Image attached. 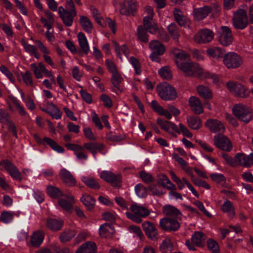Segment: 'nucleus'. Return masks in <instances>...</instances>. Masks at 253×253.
Masks as SVG:
<instances>
[{
    "label": "nucleus",
    "mask_w": 253,
    "mask_h": 253,
    "mask_svg": "<svg viewBox=\"0 0 253 253\" xmlns=\"http://www.w3.org/2000/svg\"><path fill=\"white\" fill-rule=\"evenodd\" d=\"M129 209L132 212L126 211V215L128 218L137 223H141L142 221V218L147 216L150 213L148 209L136 204H132Z\"/></svg>",
    "instance_id": "nucleus-1"
},
{
    "label": "nucleus",
    "mask_w": 253,
    "mask_h": 253,
    "mask_svg": "<svg viewBox=\"0 0 253 253\" xmlns=\"http://www.w3.org/2000/svg\"><path fill=\"white\" fill-rule=\"evenodd\" d=\"M157 90L159 96L166 101L174 100L177 97L175 89L166 82L158 84Z\"/></svg>",
    "instance_id": "nucleus-2"
},
{
    "label": "nucleus",
    "mask_w": 253,
    "mask_h": 253,
    "mask_svg": "<svg viewBox=\"0 0 253 253\" xmlns=\"http://www.w3.org/2000/svg\"><path fill=\"white\" fill-rule=\"evenodd\" d=\"M234 116L239 120L248 123L253 119L252 109L242 104L235 105L232 108Z\"/></svg>",
    "instance_id": "nucleus-3"
},
{
    "label": "nucleus",
    "mask_w": 253,
    "mask_h": 253,
    "mask_svg": "<svg viewBox=\"0 0 253 253\" xmlns=\"http://www.w3.org/2000/svg\"><path fill=\"white\" fill-rule=\"evenodd\" d=\"M223 62L228 69H236L243 63L242 57L235 52H228L224 55Z\"/></svg>",
    "instance_id": "nucleus-4"
},
{
    "label": "nucleus",
    "mask_w": 253,
    "mask_h": 253,
    "mask_svg": "<svg viewBox=\"0 0 253 253\" xmlns=\"http://www.w3.org/2000/svg\"><path fill=\"white\" fill-rule=\"evenodd\" d=\"M217 40L219 43L224 46L230 45L233 40L231 30L228 27L222 26L217 33Z\"/></svg>",
    "instance_id": "nucleus-5"
},
{
    "label": "nucleus",
    "mask_w": 253,
    "mask_h": 253,
    "mask_svg": "<svg viewBox=\"0 0 253 253\" xmlns=\"http://www.w3.org/2000/svg\"><path fill=\"white\" fill-rule=\"evenodd\" d=\"M0 169L5 170L14 179L19 181L22 180L20 172L13 164L8 160H3L0 162Z\"/></svg>",
    "instance_id": "nucleus-6"
},
{
    "label": "nucleus",
    "mask_w": 253,
    "mask_h": 253,
    "mask_svg": "<svg viewBox=\"0 0 253 253\" xmlns=\"http://www.w3.org/2000/svg\"><path fill=\"white\" fill-rule=\"evenodd\" d=\"M214 36V34L212 30L204 28L195 34L194 40L198 43H208L212 41Z\"/></svg>",
    "instance_id": "nucleus-7"
},
{
    "label": "nucleus",
    "mask_w": 253,
    "mask_h": 253,
    "mask_svg": "<svg viewBox=\"0 0 253 253\" xmlns=\"http://www.w3.org/2000/svg\"><path fill=\"white\" fill-rule=\"evenodd\" d=\"M233 22L237 29H243L248 24V17L246 11L242 9H239L234 13Z\"/></svg>",
    "instance_id": "nucleus-8"
},
{
    "label": "nucleus",
    "mask_w": 253,
    "mask_h": 253,
    "mask_svg": "<svg viewBox=\"0 0 253 253\" xmlns=\"http://www.w3.org/2000/svg\"><path fill=\"white\" fill-rule=\"evenodd\" d=\"M226 85L228 90L236 96L246 97L249 95L247 88L240 83L229 81L226 83Z\"/></svg>",
    "instance_id": "nucleus-9"
},
{
    "label": "nucleus",
    "mask_w": 253,
    "mask_h": 253,
    "mask_svg": "<svg viewBox=\"0 0 253 253\" xmlns=\"http://www.w3.org/2000/svg\"><path fill=\"white\" fill-rule=\"evenodd\" d=\"M100 176L114 187L119 188L121 186L122 176L120 174H115L110 171L104 170L100 173Z\"/></svg>",
    "instance_id": "nucleus-10"
},
{
    "label": "nucleus",
    "mask_w": 253,
    "mask_h": 253,
    "mask_svg": "<svg viewBox=\"0 0 253 253\" xmlns=\"http://www.w3.org/2000/svg\"><path fill=\"white\" fill-rule=\"evenodd\" d=\"M178 68L187 76H196L199 65L193 62L175 61Z\"/></svg>",
    "instance_id": "nucleus-11"
},
{
    "label": "nucleus",
    "mask_w": 253,
    "mask_h": 253,
    "mask_svg": "<svg viewBox=\"0 0 253 253\" xmlns=\"http://www.w3.org/2000/svg\"><path fill=\"white\" fill-rule=\"evenodd\" d=\"M161 227L165 231H175L180 227V223L176 218L165 217L160 221Z\"/></svg>",
    "instance_id": "nucleus-12"
},
{
    "label": "nucleus",
    "mask_w": 253,
    "mask_h": 253,
    "mask_svg": "<svg viewBox=\"0 0 253 253\" xmlns=\"http://www.w3.org/2000/svg\"><path fill=\"white\" fill-rule=\"evenodd\" d=\"M214 145L218 148L226 151H230L232 145L230 140L226 136L218 134L214 136Z\"/></svg>",
    "instance_id": "nucleus-13"
},
{
    "label": "nucleus",
    "mask_w": 253,
    "mask_h": 253,
    "mask_svg": "<svg viewBox=\"0 0 253 253\" xmlns=\"http://www.w3.org/2000/svg\"><path fill=\"white\" fill-rule=\"evenodd\" d=\"M137 4L133 0H124L120 3V13L122 15H128L137 9Z\"/></svg>",
    "instance_id": "nucleus-14"
},
{
    "label": "nucleus",
    "mask_w": 253,
    "mask_h": 253,
    "mask_svg": "<svg viewBox=\"0 0 253 253\" xmlns=\"http://www.w3.org/2000/svg\"><path fill=\"white\" fill-rule=\"evenodd\" d=\"M58 14L62 19L64 24L70 27L72 25L74 18L77 15V12H70L66 10L63 6H60L58 8Z\"/></svg>",
    "instance_id": "nucleus-15"
},
{
    "label": "nucleus",
    "mask_w": 253,
    "mask_h": 253,
    "mask_svg": "<svg viewBox=\"0 0 253 253\" xmlns=\"http://www.w3.org/2000/svg\"><path fill=\"white\" fill-rule=\"evenodd\" d=\"M235 159L238 161V165L246 168H251L253 165V153L247 155L244 153H237Z\"/></svg>",
    "instance_id": "nucleus-16"
},
{
    "label": "nucleus",
    "mask_w": 253,
    "mask_h": 253,
    "mask_svg": "<svg viewBox=\"0 0 253 253\" xmlns=\"http://www.w3.org/2000/svg\"><path fill=\"white\" fill-rule=\"evenodd\" d=\"M205 126L211 132L214 133L223 132L225 130V126L223 124L217 119H209L205 123Z\"/></svg>",
    "instance_id": "nucleus-17"
},
{
    "label": "nucleus",
    "mask_w": 253,
    "mask_h": 253,
    "mask_svg": "<svg viewBox=\"0 0 253 253\" xmlns=\"http://www.w3.org/2000/svg\"><path fill=\"white\" fill-rule=\"evenodd\" d=\"M59 176L67 186L73 187L76 185V180L72 173L67 169H62L59 172Z\"/></svg>",
    "instance_id": "nucleus-18"
},
{
    "label": "nucleus",
    "mask_w": 253,
    "mask_h": 253,
    "mask_svg": "<svg viewBox=\"0 0 253 253\" xmlns=\"http://www.w3.org/2000/svg\"><path fill=\"white\" fill-rule=\"evenodd\" d=\"M212 8L210 6L195 8L193 10L194 17L198 21L202 20L205 18L211 12Z\"/></svg>",
    "instance_id": "nucleus-19"
},
{
    "label": "nucleus",
    "mask_w": 253,
    "mask_h": 253,
    "mask_svg": "<svg viewBox=\"0 0 253 253\" xmlns=\"http://www.w3.org/2000/svg\"><path fill=\"white\" fill-rule=\"evenodd\" d=\"M84 147L89 151L95 158V155L98 152H101L104 148L103 144L99 142H89L85 143Z\"/></svg>",
    "instance_id": "nucleus-20"
},
{
    "label": "nucleus",
    "mask_w": 253,
    "mask_h": 253,
    "mask_svg": "<svg viewBox=\"0 0 253 253\" xmlns=\"http://www.w3.org/2000/svg\"><path fill=\"white\" fill-rule=\"evenodd\" d=\"M142 227L145 234L152 240L156 238L157 230L155 225L150 221H145L142 223Z\"/></svg>",
    "instance_id": "nucleus-21"
},
{
    "label": "nucleus",
    "mask_w": 253,
    "mask_h": 253,
    "mask_svg": "<svg viewBox=\"0 0 253 253\" xmlns=\"http://www.w3.org/2000/svg\"><path fill=\"white\" fill-rule=\"evenodd\" d=\"M163 212L167 217L177 218L181 215V212L174 206L166 205L163 207Z\"/></svg>",
    "instance_id": "nucleus-22"
},
{
    "label": "nucleus",
    "mask_w": 253,
    "mask_h": 253,
    "mask_svg": "<svg viewBox=\"0 0 253 253\" xmlns=\"http://www.w3.org/2000/svg\"><path fill=\"white\" fill-rule=\"evenodd\" d=\"M173 13L174 19L179 26H186L189 25V19L183 14L182 11L180 9L175 8Z\"/></svg>",
    "instance_id": "nucleus-23"
},
{
    "label": "nucleus",
    "mask_w": 253,
    "mask_h": 253,
    "mask_svg": "<svg viewBox=\"0 0 253 253\" xmlns=\"http://www.w3.org/2000/svg\"><path fill=\"white\" fill-rule=\"evenodd\" d=\"M63 224V221L61 219L49 218L47 219L46 226L48 229L55 232L60 230Z\"/></svg>",
    "instance_id": "nucleus-24"
},
{
    "label": "nucleus",
    "mask_w": 253,
    "mask_h": 253,
    "mask_svg": "<svg viewBox=\"0 0 253 253\" xmlns=\"http://www.w3.org/2000/svg\"><path fill=\"white\" fill-rule=\"evenodd\" d=\"M189 105L196 114H201L203 112V108L200 99L195 96L190 97L189 99Z\"/></svg>",
    "instance_id": "nucleus-25"
},
{
    "label": "nucleus",
    "mask_w": 253,
    "mask_h": 253,
    "mask_svg": "<svg viewBox=\"0 0 253 253\" xmlns=\"http://www.w3.org/2000/svg\"><path fill=\"white\" fill-rule=\"evenodd\" d=\"M42 11L45 14L46 18L42 16L40 21L43 24L44 27H46L48 30H50L54 22L53 14L47 9H44Z\"/></svg>",
    "instance_id": "nucleus-26"
},
{
    "label": "nucleus",
    "mask_w": 253,
    "mask_h": 253,
    "mask_svg": "<svg viewBox=\"0 0 253 253\" xmlns=\"http://www.w3.org/2000/svg\"><path fill=\"white\" fill-rule=\"evenodd\" d=\"M158 182L163 187L169 190H176V186L171 182L166 175L164 174H161L158 175Z\"/></svg>",
    "instance_id": "nucleus-27"
},
{
    "label": "nucleus",
    "mask_w": 253,
    "mask_h": 253,
    "mask_svg": "<svg viewBox=\"0 0 253 253\" xmlns=\"http://www.w3.org/2000/svg\"><path fill=\"white\" fill-rule=\"evenodd\" d=\"M157 123L162 129L165 130L167 132H169V130L170 128L176 132H180L178 126L172 122L163 120L161 118H158L157 120Z\"/></svg>",
    "instance_id": "nucleus-28"
},
{
    "label": "nucleus",
    "mask_w": 253,
    "mask_h": 253,
    "mask_svg": "<svg viewBox=\"0 0 253 253\" xmlns=\"http://www.w3.org/2000/svg\"><path fill=\"white\" fill-rule=\"evenodd\" d=\"M207 237L205 234L200 231L195 232L191 236V240L196 246L202 247L205 245Z\"/></svg>",
    "instance_id": "nucleus-29"
},
{
    "label": "nucleus",
    "mask_w": 253,
    "mask_h": 253,
    "mask_svg": "<svg viewBox=\"0 0 253 253\" xmlns=\"http://www.w3.org/2000/svg\"><path fill=\"white\" fill-rule=\"evenodd\" d=\"M149 47L152 52L158 53V54H164L166 51L165 45L157 40L151 41L149 43Z\"/></svg>",
    "instance_id": "nucleus-30"
},
{
    "label": "nucleus",
    "mask_w": 253,
    "mask_h": 253,
    "mask_svg": "<svg viewBox=\"0 0 253 253\" xmlns=\"http://www.w3.org/2000/svg\"><path fill=\"white\" fill-rule=\"evenodd\" d=\"M43 111L49 114L53 119H59L61 118L62 112L51 102L48 103L47 108Z\"/></svg>",
    "instance_id": "nucleus-31"
},
{
    "label": "nucleus",
    "mask_w": 253,
    "mask_h": 253,
    "mask_svg": "<svg viewBox=\"0 0 253 253\" xmlns=\"http://www.w3.org/2000/svg\"><path fill=\"white\" fill-rule=\"evenodd\" d=\"M198 94L205 99H210L212 98V93L209 86L200 84L196 87Z\"/></svg>",
    "instance_id": "nucleus-32"
},
{
    "label": "nucleus",
    "mask_w": 253,
    "mask_h": 253,
    "mask_svg": "<svg viewBox=\"0 0 253 253\" xmlns=\"http://www.w3.org/2000/svg\"><path fill=\"white\" fill-rule=\"evenodd\" d=\"M96 245L93 242H87L83 244L76 253H95Z\"/></svg>",
    "instance_id": "nucleus-33"
},
{
    "label": "nucleus",
    "mask_w": 253,
    "mask_h": 253,
    "mask_svg": "<svg viewBox=\"0 0 253 253\" xmlns=\"http://www.w3.org/2000/svg\"><path fill=\"white\" fill-rule=\"evenodd\" d=\"M143 25L146 31L150 33L155 34L158 30L156 23L153 21V18L144 17L143 18Z\"/></svg>",
    "instance_id": "nucleus-34"
},
{
    "label": "nucleus",
    "mask_w": 253,
    "mask_h": 253,
    "mask_svg": "<svg viewBox=\"0 0 253 253\" xmlns=\"http://www.w3.org/2000/svg\"><path fill=\"white\" fill-rule=\"evenodd\" d=\"M206 52L210 57L218 59L223 56L225 51L222 48L215 46L207 49Z\"/></svg>",
    "instance_id": "nucleus-35"
},
{
    "label": "nucleus",
    "mask_w": 253,
    "mask_h": 253,
    "mask_svg": "<svg viewBox=\"0 0 253 253\" xmlns=\"http://www.w3.org/2000/svg\"><path fill=\"white\" fill-rule=\"evenodd\" d=\"M43 233L40 231L34 232L31 236V245L34 247H38L42 243Z\"/></svg>",
    "instance_id": "nucleus-36"
},
{
    "label": "nucleus",
    "mask_w": 253,
    "mask_h": 253,
    "mask_svg": "<svg viewBox=\"0 0 253 253\" xmlns=\"http://www.w3.org/2000/svg\"><path fill=\"white\" fill-rule=\"evenodd\" d=\"M78 39L81 49L85 54H87L89 51V47L85 35L82 32H79L78 34Z\"/></svg>",
    "instance_id": "nucleus-37"
},
{
    "label": "nucleus",
    "mask_w": 253,
    "mask_h": 253,
    "mask_svg": "<svg viewBox=\"0 0 253 253\" xmlns=\"http://www.w3.org/2000/svg\"><path fill=\"white\" fill-rule=\"evenodd\" d=\"M46 144L49 145L54 151L58 153H62L64 151V148L59 145L54 140L45 137L43 138V144L42 145H45Z\"/></svg>",
    "instance_id": "nucleus-38"
},
{
    "label": "nucleus",
    "mask_w": 253,
    "mask_h": 253,
    "mask_svg": "<svg viewBox=\"0 0 253 253\" xmlns=\"http://www.w3.org/2000/svg\"><path fill=\"white\" fill-rule=\"evenodd\" d=\"M114 232L113 226L109 223L102 224L99 228V234L103 238H106Z\"/></svg>",
    "instance_id": "nucleus-39"
},
{
    "label": "nucleus",
    "mask_w": 253,
    "mask_h": 253,
    "mask_svg": "<svg viewBox=\"0 0 253 253\" xmlns=\"http://www.w3.org/2000/svg\"><path fill=\"white\" fill-rule=\"evenodd\" d=\"M46 191L48 195L54 199H58L65 196L60 189L52 185L47 186Z\"/></svg>",
    "instance_id": "nucleus-40"
},
{
    "label": "nucleus",
    "mask_w": 253,
    "mask_h": 253,
    "mask_svg": "<svg viewBox=\"0 0 253 253\" xmlns=\"http://www.w3.org/2000/svg\"><path fill=\"white\" fill-rule=\"evenodd\" d=\"M79 22L84 31L87 33H91L92 32L93 25L88 18L82 15L80 16Z\"/></svg>",
    "instance_id": "nucleus-41"
},
{
    "label": "nucleus",
    "mask_w": 253,
    "mask_h": 253,
    "mask_svg": "<svg viewBox=\"0 0 253 253\" xmlns=\"http://www.w3.org/2000/svg\"><path fill=\"white\" fill-rule=\"evenodd\" d=\"M222 210L223 212L227 213L230 218H233L235 215L234 206L231 202L226 200L222 206Z\"/></svg>",
    "instance_id": "nucleus-42"
},
{
    "label": "nucleus",
    "mask_w": 253,
    "mask_h": 253,
    "mask_svg": "<svg viewBox=\"0 0 253 253\" xmlns=\"http://www.w3.org/2000/svg\"><path fill=\"white\" fill-rule=\"evenodd\" d=\"M67 197L69 201L63 199H59L58 200V204L63 209L66 210H69L72 208V205L75 203L74 198L71 195H68L64 196Z\"/></svg>",
    "instance_id": "nucleus-43"
},
{
    "label": "nucleus",
    "mask_w": 253,
    "mask_h": 253,
    "mask_svg": "<svg viewBox=\"0 0 253 253\" xmlns=\"http://www.w3.org/2000/svg\"><path fill=\"white\" fill-rule=\"evenodd\" d=\"M187 122L188 126L193 129H198L202 126L201 119L198 117H187Z\"/></svg>",
    "instance_id": "nucleus-44"
},
{
    "label": "nucleus",
    "mask_w": 253,
    "mask_h": 253,
    "mask_svg": "<svg viewBox=\"0 0 253 253\" xmlns=\"http://www.w3.org/2000/svg\"><path fill=\"white\" fill-rule=\"evenodd\" d=\"M123 81V78L118 72L112 74L111 82L113 86L120 92L122 91L121 85Z\"/></svg>",
    "instance_id": "nucleus-45"
},
{
    "label": "nucleus",
    "mask_w": 253,
    "mask_h": 253,
    "mask_svg": "<svg viewBox=\"0 0 253 253\" xmlns=\"http://www.w3.org/2000/svg\"><path fill=\"white\" fill-rule=\"evenodd\" d=\"M114 46L115 50L117 53V56L121 60V61L123 60L122 53H123L126 57H127L129 53V51L126 44H123L121 46H119L117 43L115 42Z\"/></svg>",
    "instance_id": "nucleus-46"
},
{
    "label": "nucleus",
    "mask_w": 253,
    "mask_h": 253,
    "mask_svg": "<svg viewBox=\"0 0 253 253\" xmlns=\"http://www.w3.org/2000/svg\"><path fill=\"white\" fill-rule=\"evenodd\" d=\"M81 179L86 185L91 188L98 189L100 187L99 184L92 177L83 176Z\"/></svg>",
    "instance_id": "nucleus-47"
},
{
    "label": "nucleus",
    "mask_w": 253,
    "mask_h": 253,
    "mask_svg": "<svg viewBox=\"0 0 253 253\" xmlns=\"http://www.w3.org/2000/svg\"><path fill=\"white\" fill-rule=\"evenodd\" d=\"M81 200L88 210H91L94 208L95 200L91 196L84 195L81 198Z\"/></svg>",
    "instance_id": "nucleus-48"
},
{
    "label": "nucleus",
    "mask_w": 253,
    "mask_h": 253,
    "mask_svg": "<svg viewBox=\"0 0 253 253\" xmlns=\"http://www.w3.org/2000/svg\"><path fill=\"white\" fill-rule=\"evenodd\" d=\"M75 235L76 233L74 230L66 229L61 233L60 239L62 242H66L72 239Z\"/></svg>",
    "instance_id": "nucleus-49"
},
{
    "label": "nucleus",
    "mask_w": 253,
    "mask_h": 253,
    "mask_svg": "<svg viewBox=\"0 0 253 253\" xmlns=\"http://www.w3.org/2000/svg\"><path fill=\"white\" fill-rule=\"evenodd\" d=\"M169 32L173 39L177 40L180 36L179 29L175 23H171L168 27Z\"/></svg>",
    "instance_id": "nucleus-50"
},
{
    "label": "nucleus",
    "mask_w": 253,
    "mask_h": 253,
    "mask_svg": "<svg viewBox=\"0 0 253 253\" xmlns=\"http://www.w3.org/2000/svg\"><path fill=\"white\" fill-rule=\"evenodd\" d=\"M158 72L160 76L164 79L169 80L171 78L172 75L168 66L162 67L159 69Z\"/></svg>",
    "instance_id": "nucleus-51"
},
{
    "label": "nucleus",
    "mask_w": 253,
    "mask_h": 253,
    "mask_svg": "<svg viewBox=\"0 0 253 253\" xmlns=\"http://www.w3.org/2000/svg\"><path fill=\"white\" fill-rule=\"evenodd\" d=\"M135 191L136 195L140 198H144L147 195V190L141 184H138L135 186Z\"/></svg>",
    "instance_id": "nucleus-52"
},
{
    "label": "nucleus",
    "mask_w": 253,
    "mask_h": 253,
    "mask_svg": "<svg viewBox=\"0 0 253 253\" xmlns=\"http://www.w3.org/2000/svg\"><path fill=\"white\" fill-rule=\"evenodd\" d=\"M137 37L139 40L142 42L146 43L148 42V35L142 26H139L137 28Z\"/></svg>",
    "instance_id": "nucleus-53"
},
{
    "label": "nucleus",
    "mask_w": 253,
    "mask_h": 253,
    "mask_svg": "<svg viewBox=\"0 0 253 253\" xmlns=\"http://www.w3.org/2000/svg\"><path fill=\"white\" fill-rule=\"evenodd\" d=\"M148 190L149 194L156 196H161L164 193L163 190L157 187L156 185H151L148 187Z\"/></svg>",
    "instance_id": "nucleus-54"
},
{
    "label": "nucleus",
    "mask_w": 253,
    "mask_h": 253,
    "mask_svg": "<svg viewBox=\"0 0 253 253\" xmlns=\"http://www.w3.org/2000/svg\"><path fill=\"white\" fill-rule=\"evenodd\" d=\"M207 246L212 253H218L219 248L217 243L213 239H210L207 241Z\"/></svg>",
    "instance_id": "nucleus-55"
},
{
    "label": "nucleus",
    "mask_w": 253,
    "mask_h": 253,
    "mask_svg": "<svg viewBox=\"0 0 253 253\" xmlns=\"http://www.w3.org/2000/svg\"><path fill=\"white\" fill-rule=\"evenodd\" d=\"M21 76L22 77L23 82L27 85H30L33 86L34 84L31 73L27 71L25 73H21Z\"/></svg>",
    "instance_id": "nucleus-56"
},
{
    "label": "nucleus",
    "mask_w": 253,
    "mask_h": 253,
    "mask_svg": "<svg viewBox=\"0 0 253 253\" xmlns=\"http://www.w3.org/2000/svg\"><path fill=\"white\" fill-rule=\"evenodd\" d=\"M160 248L163 252L171 251L172 249L171 240L169 238L165 239L161 244Z\"/></svg>",
    "instance_id": "nucleus-57"
},
{
    "label": "nucleus",
    "mask_w": 253,
    "mask_h": 253,
    "mask_svg": "<svg viewBox=\"0 0 253 253\" xmlns=\"http://www.w3.org/2000/svg\"><path fill=\"white\" fill-rule=\"evenodd\" d=\"M139 175L142 180L147 184L153 182L155 180L154 177L151 174L147 173L145 171H140Z\"/></svg>",
    "instance_id": "nucleus-58"
},
{
    "label": "nucleus",
    "mask_w": 253,
    "mask_h": 253,
    "mask_svg": "<svg viewBox=\"0 0 253 253\" xmlns=\"http://www.w3.org/2000/svg\"><path fill=\"white\" fill-rule=\"evenodd\" d=\"M212 73L208 71H204L203 68L199 65L196 77L201 79H209L210 78Z\"/></svg>",
    "instance_id": "nucleus-59"
},
{
    "label": "nucleus",
    "mask_w": 253,
    "mask_h": 253,
    "mask_svg": "<svg viewBox=\"0 0 253 253\" xmlns=\"http://www.w3.org/2000/svg\"><path fill=\"white\" fill-rule=\"evenodd\" d=\"M21 42L25 51L29 53L31 55H33L38 49L36 46L28 44L24 40H22Z\"/></svg>",
    "instance_id": "nucleus-60"
},
{
    "label": "nucleus",
    "mask_w": 253,
    "mask_h": 253,
    "mask_svg": "<svg viewBox=\"0 0 253 253\" xmlns=\"http://www.w3.org/2000/svg\"><path fill=\"white\" fill-rule=\"evenodd\" d=\"M221 156L225 160L226 163L231 166L235 167L238 165V161L235 159V157L234 158H233L232 157L225 153H222Z\"/></svg>",
    "instance_id": "nucleus-61"
},
{
    "label": "nucleus",
    "mask_w": 253,
    "mask_h": 253,
    "mask_svg": "<svg viewBox=\"0 0 253 253\" xmlns=\"http://www.w3.org/2000/svg\"><path fill=\"white\" fill-rule=\"evenodd\" d=\"M13 218V214L9 211H4L1 213L0 219L4 223L10 222Z\"/></svg>",
    "instance_id": "nucleus-62"
},
{
    "label": "nucleus",
    "mask_w": 253,
    "mask_h": 253,
    "mask_svg": "<svg viewBox=\"0 0 253 253\" xmlns=\"http://www.w3.org/2000/svg\"><path fill=\"white\" fill-rule=\"evenodd\" d=\"M10 120L9 113L5 110L0 108V123L5 124Z\"/></svg>",
    "instance_id": "nucleus-63"
},
{
    "label": "nucleus",
    "mask_w": 253,
    "mask_h": 253,
    "mask_svg": "<svg viewBox=\"0 0 253 253\" xmlns=\"http://www.w3.org/2000/svg\"><path fill=\"white\" fill-rule=\"evenodd\" d=\"M210 177L212 181L220 184L223 182H225L226 178L223 174L221 173H212L210 174Z\"/></svg>",
    "instance_id": "nucleus-64"
}]
</instances>
